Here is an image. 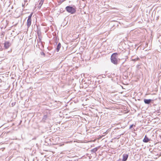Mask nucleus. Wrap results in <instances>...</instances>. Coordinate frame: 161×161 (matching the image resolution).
I'll return each mask as SVG.
<instances>
[{"mask_svg": "<svg viewBox=\"0 0 161 161\" xmlns=\"http://www.w3.org/2000/svg\"><path fill=\"white\" fill-rule=\"evenodd\" d=\"M149 139L146 136H145L144 139H143V141L144 142H147L149 141Z\"/></svg>", "mask_w": 161, "mask_h": 161, "instance_id": "8", "label": "nucleus"}, {"mask_svg": "<svg viewBox=\"0 0 161 161\" xmlns=\"http://www.w3.org/2000/svg\"><path fill=\"white\" fill-rule=\"evenodd\" d=\"M117 55V53H114L112 54L111 57V62L115 65L117 64L118 62Z\"/></svg>", "mask_w": 161, "mask_h": 161, "instance_id": "1", "label": "nucleus"}, {"mask_svg": "<svg viewBox=\"0 0 161 161\" xmlns=\"http://www.w3.org/2000/svg\"><path fill=\"white\" fill-rule=\"evenodd\" d=\"M152 101V100L151 99H144V101L145 103L148 104H149Z\"/></svg>", "mask_w": 161, "mask_h": 161, "instance_id": "5", "label": "nucleus"}, {"mask_svg": "<svg viewBox=\"0 0 161 161\" xmlns=\"http://www.w3.org/2000/svg\"><path fill=\"white\" fill-rule=\"evenodd\" d=\"M42 55H45V53H44L43 52H42V53L41 54Z\"/></svg>", "mask_w": 161, "mask_h": 161, "instance_id": "14", "label": "nucleus"}, {"mask_svg": "<svg viewBox=\"0 0 161 161\" xmlns=\"http://www.w3.org/2000/svg\"><path fill=\"white\" fill-rule=\"evenodd\" d=\"M61 47V44L60 43H59L58 44L57 46L56 51L57 52H58L59 51Z\"/></svg>", "mask_w": 161, "mask_h": 161, "instance_id": "7", "label": "nucleus"}, {"mask_svg": "<svg viewBox=\"0 0 161 161\" xmlns=\"http://www.w3.org/2000/svg\"><path fill=\"white\" fill-rule=\"evenodd\" d=\"M98 148L97 147H95L94 149H92L91 150L92 153H95L96 152Z\"/></svg>", "mask_w": 161, "mask_h": 161, "instance_id": "11", "label": "nucleus"}, {"mask_svg": "<svg viewBox=\"0 0 161 161\" xmlns=\"http://www.w3.org/2000/svg\"><path fill=\"white\" fill-rule=\"evenodd\" d=\"M33 13H32L28 17V19H31V17H32V14H33Z\"/></svg>", "mask_w": 161, "mask_h": 161, "instance_id": "12", "label": "nucleus"}, {"mask_svg": "<svg viewBox=\"0 0 161 161\" xmlns=\"http://www.w3.org/2000/svg\"><path fill=\"white\" fill-rule=\"evenodd\" d=\"M31 19H27V25L28 28H29L31 24Z\"/></svg>", "mask_w": 161, "mask_h": 161, "instance_id": "6", "label": "nucleus"}, {"mask_svg": "<svg viewBox=\"0 0 161 161\" xmlns=\"http://www.w3.org/2000/svg\"><path fill=\"white\" fill-rule=\"evenodd\" d=\"M47 118V115H44L42 119V121L43 122H45Z\"/></svg>", "mask_w": 161, "mask_h": 161, "instance_id": "9", "label": "nucleus"}, {"mask_svg": "<svg viewBox=\"0 0 161 161\" xmlns=\"http://www.w3.org/2000/svg\"><path fill=\"white\" fill-rule=\"evenodd\" d=\"M128 157V155L124 154L123 155L122 161H126Z\"/></svg>", "mask_w": 161, "mask_h": 161, "instance_id": "4", "label": "nucleus"}, {"mask_svg": "<svg viewBox=\"0 0 161 161\" xmlns=\"http://www.w3.org/2000/svg\"><path fill=\"white\" fill-rule=\"evenodd\" d=\"M65 9L67 12L72 14H74L76 11L75 8L69 6L66 7Z\"/></svg>", "mask_w": 161, "mask_h": 161, "instance_id": "2", "label": "nucleus"}, {"mask_svg": "<svg viewBox=\"0 0 161 161\" xmlns=\"http://www.w3.org/2000/svg\"><path fill=\"white\" fill-rule=\"evenodd\" d=\"M4 45L5 48L6 49H8L11 45V44L8 42H6L4 43Z\"/></svg>", "mask_w": 161, "mask_h": 161, "instance_id": "3", "label": "nucleus"}, {"mask_svg": "<svg viewBox=\"0 0 161 161\" xmlns=\"http://www.w3.org/2000/svg\"><path fill=\"white\" fill-rule=\"evenodd\" d=\"M44 0H41L39 4V8H40L42 5V4L43 3L44 1Z\"/></svg>", "mask_w": 161, "mask_h": 161, "instance_id": "10", "label": "nucleus"}, {"mask_svg": "<svg viewBox=\"0 0 161 161\" xmlns=\"http://www.w3.org/2000/svg\"><path fill=\"white\" fill-rule=\"evenodd\" d=\"M133 125H131L130 127V128H131L133 127Z\"/></svg>", "mask_w": 161, "mask_h": 161, "instance_id": "13", "label": "nucleus"}]
</instances>
